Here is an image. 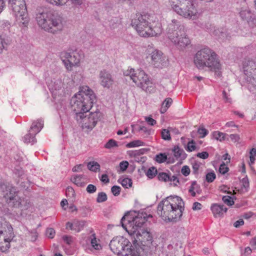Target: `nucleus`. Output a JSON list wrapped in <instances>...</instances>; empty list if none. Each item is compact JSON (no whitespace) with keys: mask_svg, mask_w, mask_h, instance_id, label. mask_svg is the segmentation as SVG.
<instances>
[{"mask_svg":"<svg viewBox=\"0 0 256 256\" xmlns=\"http://www.w3.org/2000/svg\"><path fill=\"white\" fill-rule=\"evenodd\" d=\"M250 244L253 249L256 250V236L251 240Z\"/></svg>","mask_w":256,"mask_h":256,"instance_id":"64","label":"nucleus"},{"mask_svg":"<svg viewBox=\"0 0 256 256\" xmlns=\"http://www.w3.org/2000/svg\"><path fill=\"white\" fill-rule=\"evenodd\" d=\"M168 36L169 39L179 49H183L190 43L182 26L176 20H173L168 26Z\"/></svg>","mask_w":256,"mask_h":256,"instance_id":"6","label":"nucleus"},{"mask_svg":"<svg viewBox=\"0 0 256 256\" xmlns=\"http://www.w3.org/2000/svg\"><path fill=\"white\" fill-rule=\"evenodd\" d=\"M212 135L215 139L220 140V141L224 140L226 138V136H228V134H224L218 131L214 132Z\"/></svg>","mask_w":256,"mask_h":256,"instance_id":"34","label":"nucleus"},{"mask_svg":"<svg viewBox=\"0 0 256 256\" xmlns=\"http://www.w3.org/2000/svg\"><path fill=\"white\" fill-rule=\"evenodd\" d=\"M145 120L150 126H154L156 123V120L150 116L145 117Z\"/></svg>","mask_w":256,"mask_h":256,"instance_id":"56","label":"nucleus"},{"mask_svg":"<svg viewBox=\"0 0 256 256\" xmlns=\"http://www.w3.org/2000/svg\"><path fill=\"white\" fill-rule=\"evenodd\" d=\"M168 181L173 182L174 186L177 185V183H179V180L177 176L174 175L172 176H170V178Z\"/></svg>","mask_w":256,"mask_h":256,"instance_id":"58","label":"nucleus"},{"mask_svg":"<svg viewBox=\"0 0 256 256\" xmlns=\"http://www.w3.org/2000/svg\"><path fill=\"white\" fill-rule=\"evenodd\" d=\"M222 200L224 204L228 206H232L234 204V202L232 199V198L230 196H223Z\"/></svg>","mask_w":256,"mask_h":256,"instance_id":"43","label":"nucleus"},{"mask_svg":"<svg viewBox=\"0 0 256 256\" xmlns=\"http://www.w3.org/2000/svg\"><path fill=\"white\" fill-rule=\"evenodd\" d=\"M144 142L140 140H136L130 142L126 144V146L128 148H133L138 146H143Z\"/></svg>","mask_w":256,"mask_h":256,"instance_id":"36","label":"nucleus"},{"mask_svg":"<svg viewBox=\"0 0 256 256\" xmlns=\"http://www.w3.org/2000/svg\"><path fill=\"white\" fill-rule=\"evenodd\" d=\"M192 208L194 210H200L202 208V204L198 202H195L193 204Z\"/></svg>","mask_w":256,"mask_h":256,"instance_id":"59","label":"nucleus"},{"mask_svg":"<svg viewBox=\"0 0 256 256\" xmlns=\"http://www.w3.org/2000/svg\"><path fill=\"white\" fill-rule=\"evenodd\" d=\"M8 4L12 10L16 23L20 26H26L29 22L24 0H8Z\"/></svg>","mask_w":256,"mask_h":256,"instance_id":"7","label":"nucleus"},{"mask_svg":"<svg viewBox=\"0 0 256 256\" xmlns=\"http://www.w3.org/2000/svg\"><path fill=\"white\" fill-rule=\"evenodd\" d=\"M150 17L148 14L137 13L132 18L131 24L140 36H154L162 32L160 28H152Z\"/></svg>","mask_w":256,"mask_h":256,"instance_id":"4","label":"nucleus"},{"mask_svg":"<svg viewBox=\"0 0 256 256\" xmlns=\"http://www.w3.org/2000/svg\"><path fill=\"white\" fill-rule=\"evenodd\" d=\"M182 173L184 176H188L190 173V169L188 166H184L181 170Z\"/></svg>","mask_w":256,"mask_h":256,"instance_id":"53","label":"nucleus"},{"mask_svg":"<svg viewBox=\"0 0 256 256\" xmlns=\"http://www.w3.org/2000/svg\"><path fill=\"white\" fill-rule=\"evenodd\" d=\"M152 64L156 68H161L164 66V58L161 51L155 50L151 54Z\"/></svg>","mask_w":256,"mask_h":256,"instance_id":"19","label":"nucleus"},{"mask_svg":"<svg viewBox=\"0 0 256 256\" xmlns=\"http://www.w3.org/2000/svg\"><path fill=\"white\" fill-rule=\"evenodd\" d=\"M208 153L206 152H202L198 153L196 156L202 159H206L208 157Z\"/></svg>","mask_w":256,"mask_h":256,"instance_id":"54","label":"nucleus"},{"mask_svg":"<svg viewBox=\"0 0 256 256\" xmlns=\"http://www.w3.org/2000/svg\"><path fill=\"white\" fill-rule=\"evenodd\" d=\"M84 224V222L75 220L72 222H68L66 224V228L79 232L82 229Z\"/></svg>","mask_w":256,"mask_h":256,"instance_id":"20","label":"nucleus"},{"mask_svg":"<svg viewBox=\"0 0 256 256\" xmlns=\"http://www.w3.org/2000/svg\"><path fill=\"white\" fill-rule=\"evenodd\" d=\"M169 3L172 6L173 10L176 12V8H179L180 5V4L182 3V2H184L185 0H168Z\"/></svg>","mask_w":256,"mask_h":256,"instance_id":"35","label":"nucleus"},{"mask_svg":"<svg viewBox=\"0 0 256 256\" xmlns=\"http://www.w3.org/2000/svg\"><path fill=\"white\" fill-rule=\"evenodd\" d=\"M228 168L226 166V164L223 162L220 166L219 172L220 174H224L228 172Z\"/></svg>","mask_w":256,"mask_h":256,"instance_id":"46","label":"nucleus"},{"mask_svg":"<svg viewBox=\"0 0 256 256\" xmlns=\"http://www.w3.org/2000/svg\"><path fill=\"white\" fill-rule=\"evenodd\" d=\"M14 237L13 228L0 217V251L6 252L10 248V242Z\"/></svg>","mask_w":256,"mask_h":256,"instance_id":"8","label":"nucleus"},{"mask_svg":"<svg viewBox=\"0 0 256 256\" xmlns=\"http://www.w3.org/2000/svg\"><path fill=\"white\" fill-rule=\"evenodd\" d=\"M101 84L104 87L109 88L112 84V80L110 74L106 70L100 72Z\"/></svg>","mask_w":256,"mask_h":256,"instance_id":"22","label":"nucleus"},{"mask_svg":"<svg viewBox=\"0 0 256 256\" xmlns=\"http://www.w3.org/2000/svg\"><path fill=\"white\" fill-rule=\"evenodd\" d=\"M128 166V162L127 161L124 160L120 162L119 164V166L120 170L122 172L126 170Z\"/></svg>","mask_w":256,"mask_h":256,"instance_id":"50","label":"nucleus"},{"mask_svg":"<svg viewBox=\"0 0 256 256\" xmlns=\"http://www.w3.org/2000/svg\"><path fill=\"white\" fill-rule=\"evenodd\" d=\"M100 115V113L98 112H91L88 116H86L85 114L79 113L75 118L83 129L92 130L99 120Z\"/></svg>","mask_w":256,"mask_h":256,"instance_id":"13","label":"nucleus"},{"mask_svg":"<svg viewBox=\"0 0 256 256\" xmlns=\"http://www.w3.org/2000/svg\"><path fill=\"white\" fill-rule=\"evenodd\" d=\"M136 214V212H130L126 214L121 219V223L122 227L128 232V228L130 229L131 233L134 235L136 232L141 228V226L145 222V218L142 216H133L132 213Z\"/></svg>","mask_w":256,"mask_h":256,"instance_id":"10","label":"nucleus"},{"mask_svg":"<svg viewBox=\"0 0 256 256\" xmlns=\"http://www.w3.org/2000/svg\"><path fill=\"white\" fill-rule=\"evenodd\" d=\"M107 200V196L104 192H99L96 198V202L98 203L102 202Z\"/></svg>","mask_w":256,"mask_h":256,"instance_id":"39","label":"nucleus"},{"mask_svg":"<svg viewBox=\"0 0 256 256\" xmlns=\"http://www.w3.org/2000/svg\"><path fill=\"white\" fill-rule=\"evenodd\" d=\"M172 102V100L170 98H166L164 102H163L162 104V106L160 108V111L162 114L164 113L166 110L170 106Z\"/></svg>","mask_w":256,"mask_h":256,"instance_id":"29","label":"nucleus"},{"mask_svg":"<svg viewBox=\"0 0 256 256\" xmlns=\"http://www.w3.org/2000/svg\"><path fill=\"white\" fill-rule=\"evenodd\" d=\"M66 195L68 198L75 200L76 194L74 188L71 186H68L66 190Z\"/></svg>","mask_w":256,"mask_h":256,"instance_id":"32","label":"nucleus"},{"mask_svg":"<svg viewBox=\"0 0 256 256\" xmlns=\"http://www.w3.org/2000/svg\"><path fill=\"white\" fill-rule=\"evenodd\" d=\"M63 240L68 244H71L73 242V238L72 236H62Z\"/></svg>","mask_w":256,"mask_h":256,"instance_id":"51","label":"nucleus"},{"mask_svg":"<svg viewBox=\"0 0 256 256\" xmlns=\"http://www.w3.org/2000/svg\"><path fill=\"white\" fill-rule=\"evenodd\" d=\"M194 62L197 68L203 70L205 68L214 70L218 76L221 75V66L216 53L210 48L206 47L198 50L196 54Z\"/></svg>","mask_w":256,"mask_h":256,"instance_id":"3","label":"nucleus"},{"mask_svg":"<svg viewBox=\"0 0 256 256\" xmlns=\"http://www.w3.org/2000/svg\"><path fill=\"white\" fill-rule=\"evenodd\" d=\"M90 244L96 250H100L102 249V246L100 243V240L96 238V234H92L90 237Z\"/></svg>","mask_w":256,"mask_h":256,"instance_id":"26","label":"nucleus"},{"mask_svg":"<svg viewBox=\"0 0 256 256\" xmlns=\"http://www.w3.org/2000/svg\"><path fill=\"white\" fill-rule=\"evenodd\" d=\"M128 154L130 157L134 158H138V156H140L138 150L130 151Z\"/></svg>","mask_w":256,"mask_h":256,"instance_id":"55","label":"nucleus"},{"mask_svg":"<svg viewBox=\"0 0 256 256\" xmlns=\"http://www.w3.org/2000/svg\"><path fill=\"white\" fill-rule=\"evenodd\" d=\"M38 25L50 32L54 33L62 28V20L59 16L47 9H42L36 14Z\"/></svg>","mask_w":256,"mask_h":256,"instance_id":"5","label":"nucleus"},{"mask_svg":"<svg viewBox=\"0 0 256 256\" xmlns=\"http://www.w3.org/2000/svg\"><path fill=\"white\" fill-rule=\"evenodd\" d=\"M32 132H30L29 130L28 134H26L23 138V140L24 143L29 144L31 143L32 144H34L36 142V135Z\"/></svg>","mask_w":256,"mask_h":256,"instance_id":"27","label":"nucleus"},{"mask_svg":"<svg viewBox=\"0 0 256 256\" xmlns=\"http://www.w3.org/2000/svg\"><path fill=\"white\" fill-rule=\"evenodd\" d=\"M211 210L214 217H220L224 212L227 211V208L222 204H213L211 206Z\"/></svg>","mask_w":256,"mask_h":256,"instance_id":"21","label":"nucleus"},{"mask_svg":"<svg viewBox=\"0 0 256 256\" xmlns=\"http://www.w3.org/2000/svg\"><path fill=\"white\" fill-rule=\"evenodd\" d=\"M46 235L49 238H52L55 236V230L52 228H47L46 230Z\"/></svg>","mask_w":256,"mask_h":256,"instance_id":"48","label":"nucleus"},{"mask_svg":"<svg viewBox=\"0 0 256 256\" xmlns=\"http://www.w3.org/2000/svg\"><path fill=\"white\" fill-rule=\"evenodd\" d=\"M155 160L158 163H162L166 161H167L168 163H174V162L173 158H171L170 157L168 158L164 153L156 154L155 157Z\"/></svg>","mask_w":256,"mask_h":256,"instance_id":"24","label":"nucleus"},{"mask_svg":"<svg viewBox=\"0 0 256 256\" xmlns=\"http://www.w3.org/2000/svg\"><path fill=\"white\" fill-rule=\"evenodd\" d=\"M136 237L132 240V245L131 246L135 249V252L140 254L142 248L139 246L140 242L143 246H150L152 242V236L150 232L140 228L136 233Z\"/></svg>","mask_w":256,"mask_h":256,"instance_id":"12","label":"nucleus"},{"mask_svg":"<svg viewBox=\"0 0 256 256\" xmlns=\"http://www.w3.org/2000/svg\"><path fill=\"white\" fill-rule=\"evenodd\" d=\"M118 182L123 187L127 188H130L132 184V180L128 178H120L118 179Z\"/></svg>","mask_w":256,"mask_h":256,"instance_id":"28","label":"nucleus"},{"mask_svg":"<svg viewBox=\"0 0 256 256\" xmlns=\"http://www.w3.org/2000/svg\"><path fill=\"white\" fill-rule=\"evenodd\" d=\"M86 190L88 193L92 194L96 192V188L95 186L92 184H90L87 186Z\"/></svg>","mask_w":256,"mask_h":256,"instance_id":"49","label":"nucleus"},{"mask_svg":"<svg viewBox=\"0 0 256 256\" xmlns=\"http://www.w3.org/2000/svg\"><path fill=\"white\" fill-rule=\"evenodd\" d=\"M6 198L8 199L10 205L16 208H22V209H27L30 205V202H25L26 204H23L24 200L20 198L16 194V190L14 188H9V192L6 193Z\"/></svg>","mask_w":256,"mask_h":256,"instance_id":"17","label":"nucleus"},{"mask_svg":"<svg viewBox=\"0 0 256 256\" xmlns=\"http://www.w3.org/2000/svg\"><path fill=\"white\" fill-rule=\"evenodd\" d=\"M128 240L123 236L113 238V252L118 256H142L135 252V249L130 246Z\"/></svg>","mask_w":256,"mask_h":256,"instance_id":"9","label":"nucleus"},{"mask_svg":"<svg viewBox=\"0 0 256 256\" xmlns=\"http://www.w3.org/2000/svg\"><path fill=\"white\" fill-rule=\"evenodd\" d=\"M228 136H229L231 140L234 142H238L240 140V137L238 134H232L230 135L228 134Z\"/></svg>","mask_w":256,"mask_h":256,"instance_id":"52","label":"nucleus"},{"mask_svg":"<svg viewBox=\"0 0 256 256\" xmlns=\"http://www.w3.org/2000/svg\"><path fill=\"white\" fill-rule=\"evenodd\" d=\"M132 81L138 86L147 92H152L154 90V84L144 70H136L135 76L132 77Z\"/></svg>","mask_w":256,"mask_h":256,"instance_id":"14","label":"nucleus"},{"mask_svg":"<svg viewBox=\"0 0 256 256\" xmlns=\"http://www.w3.org/2000/svg\"><path fill=\"white\" fill-rule=\"evenodd\" d=\"M136 71L133 68L128 69L124 72V74L125 76H130L131 80H132V77H134Z\"/></svg>","mask_w":256,"mask_h":256,"instance_id":"44","label":"nucleus"},{"mask_svg":"<svg viewBox=\"0 0 256 256\" xmlns=\"http://www.w3.org/2000/svg\"><path fill=\"white\" fill-rule=\"evenodd\" d=\"M243 70L246 82L256 87V60H246L243 62Z\"/></svg>","mask_w":256,"mask_h":256,"instance_id":"16","label":"nucleus"},{"mask_svg":"<svg viewBox=\"0 0 256 256\" xmlns=\"http://www.w3.org/2000/svg\"><path fill=\"white\" fill-rule=\"evenodd\" d=\"M121 190L120 187L117 186H113V195L116 196L120 194Z\"/></svg>","mask_w":256,"mask_h":256,"instance_id":"57","label":"nucleus"},{"mask_svg":"<svg viewBox=\"0 0 256 256\" xmlns=\"http://www.w3.org/2000/svg\"><path fill=\"white\" fill-rule=\"evenodd\" d=\"M156 174H158V170L154 166L149 168L146 172V176L150 178H152Z\"/></svg>","mask_w":256,"mask_h":256,"instance_id":"33","label":"nucleus"},{"mask_svg":"<svg viewBox=\"0 0 256 256\" xmlns=\"http://www.w3.org/2000/svg\"><path fill=\"white\" fill-rule=\"evenodd\" d=\"M8 44V40L2 38L0 36V54L2 52L3 50L7 48Z\"/></svg>","mask_w":256,"mask_h":256,"instance_id":"38","label":"nucleus"},{"mask_svg":"<svg viewBox=\"0 0 256 256\" xmlns=\"http://www.w3.org/2000/svg\"><path fill=\"white\" fill-rule=\"evenodd\" d=\"M44 126V121L41 119H38L32 122L30 128V132H32L35 134L38 133Z\"/></svg>","mask_w":256,"mask_h":256,"instance_id":"23","label":"nucleus"},{"mask_svg":"<svg viewBox=\"0 0 256 256\" xmlns=\"http://www.w3.org/2000/svg\"><path fill=\"white\" fill-rule=\"evenodd\" d=\"M158 178L160 180L167 182L170 178V175L166 172H160L158 174Z\"/></svg>","mask_w":256,"mask_h":256,"instance_id":"40","label":"nucleus"},{"mask_svg":"<svg viewBox=\"0 0 256 256\" xmlns=\"http://www.w3.org/2000/svg\"><path fill=\"white\" fill-rule=\"evenodd\" d=\"M179 8L176 7V12L180 16L188 18H195L197 10L193 0H185L182 2Z\"/></svg>","mask_w":256,"mask_h":256,"instance_id":"15","label":"nucleus"},{"mask_svg":"<svg viewBox=\"0 0 256 256\" xmlns=\"http://www.w3.org/2000/svg\"><path fill=\"white\" fill-rule=\"evenodd\" d=\"M60 56L68 72L72 71L74 67L80 66L82 54L76 50L62 52Z\"/></svg>","mask_w":256,"mask_h":256,"instance_id":"11","label":"nucleus"},{"mask_svg":"<svg viewBox=\"0 0 256 256\" xmlns=\"http://www.w3.org/2000/svg\"><path fill=\"white\" fill-rule=\"evenodd\" d=\"M239 14L242 20L246 21L250 27L256 26V18L248 7L242 8Z\"/></svg>","mask_w":256,"mask_h":256,"instance_id":"18","label":"nucleus"},{"mask_svg":"<svg viewBox=\"0 0 256 256\" xmlns=\"http://www.w3.org/2000/svg\"><path fill=\"white\" fill-rule=\"evenodd\" d=\"M244 221L242 219H240L237 221H236L234 224V226L235 227V228H239L240 226H242L244 225Z\"/></svg>","mask_w":256,"mask_h":256,"instance_id":"60","label":"nucleus"},{"mask_svg":"<svg viewBox=\"0 0 256 256\" xmlns=\"http://www.w3.org/2000/svg\"><path fill=\"white\" fill-rule=\"evenodd\" d=\"M0 26L2 28H6L7 29H9L10 26V23L8 21H2Z\"/></svg>","mask_w":256,"mask_h":256,"instance_id":"63","label":"nucleus"},{"mask_svg":"<svg viewBox=\"0 0 256 256\" xmlns=\"http://www.w3.org/2000/svg\"><path fill=\"white\" fill-rule=\"evenodd\" d=\"M242 183L244 188H248L249 186V182L247 176L243 178L242 180Z\"/></svg>","mask_w":256,"mask_h":256,"instance_id":"61","label":"nucleus"},{"mask_svg":"<svg viewBox=\"0 0 256 256\" xmlns=\"http://www.w3.org/2000/svg\"><path fill=\"white\" fill-rule=\"evenodd\" d=\"M72 182L78 186H84L86 185L85 178L82 175H74L71 178Z\"/></svg>","mask_w":256,"mask_h":256,"instance_id":"25","label":"nucleus"},{"mask_svg":"<svg viewBox=\"0 0 256 256\" xmlns=\"http://www.w3.org/2000/svg\"><path fill=\"white\" fill-rule=\"evenodd\" d=\"M96 96L92 90L86 86H80L78 92L70 100L71 107L76 116L79 113L88 112L92 108Z\"/></svg>","mask_w":256,"mask_h":256,"instance_id":"2","label":"nucleus"},{"mask_svg":"<svg viewBox=\"0 0 256 256\" xmlns=\"http://www.w3.org/2000/svg\"><path fill=\"white\" fill-rule=\"evenodd\" d=\"M88 168L91 171L96 172L100 170V165L97 162H90L88 164Z\"/></svg>","mask_w":256,"mask_h":256,"instance_id":"30","label":"nucleus"},{"mask_svg":"<svg viewBox=\"0 0 256 256\" xmlns=\"http://www.w3.org/2000/svg\"><path fill=\"white\" fill-rule=\"evenodd\" d=\"M222 96L225 100V102L230 103L232 102L231 98H228V96H227L226 92L224 90L222 92Z\"/></svg>","mask_w":256,"mask_h":256,"instance_id":"62","label":"nucleus"},{"mask_svg":"<svg viewBox=\"0 0 256 256\" xmlns=\"http://www.w3.org/2000/svg\"><path fill=\"white\" fill-rule=\"evenodd\" d=\"M184 202L178 196H170L160 202L157 207L158 215L165 221L176 222L182 215Z\"/></svg>","mask_w":256,"mask_h":256,"instance_id":"1","label":"nucleus"},{"mask_svg":"<svg viewBox=\"0 0 256 256\" xmlns=\"http://www.w3.org/2000/svg\"><path fill=\"white\" fill-rule=\"evenodd\" d=\"M162 138L163 140H170L171 136L170 135V131L167 129H162L161 132Z\"/></svg>","mask_w":256,"mask_h":256,"instance_id":"37","label":"nucleus"},{"mask_svg":"<svg viewBox=\"0 0 256 256\" xmlns=\"http://www.w3.org/2000/svg\"><path fill=\"white\" fill-rule=\"evenodd\" d=\"M50 4L56 6H62L65 4L67 0H46Z\"/></svg>","mask_w":256,"mask_h":256,"instance_id":"42","label":"nucleus"},{"mask_svg":"<svg viewBox=\"0 0 256 256\" xmlns=\"http://www.w3.org/2000/svg\"><path fill=\"white\" fill-rule=\"evenodd\" d=\"M174 154V156L176 158H178L180 157H182V155H186L184 150L180 148L178 146H175L172 150Z\"/></svg>","mask_w":256,"mask_h":256,"instance_id":"31","label":"nucleus"},{"mask_svg":"<svg viewBox=\"0 0 256 256\" xmlns=\"http://www.w3.org/2000/svg\"><path fill=\"white\" fill-rule=\"evenodd\" d=\"M216 178V175L214 172H208L206 176V180L208 182H212Z\"/></svg>","mask_w":256,"mask_h":256,"instance_id":"41","label":"nucleus"},{"mask_svg":"<svg viewBox=\"0 0 256 256\" xmlns=\"http://www.w3.org/2000/svg\"><path fill=\"white\" fill-rule=\"evenodd\" d=\"M195 142L194 140H192L188 143L187 148L186 150L188 152H192L196 150V146L195 145Z\"/></svg>","mask_w":256,"mask_h":256,"instance_id":"45","label":"nucleus"},{"mask_svg":"<svg viewBox=\"0 0 256 256\" xmlns=\"http://www.w3.org/2000/svg\"><path fill=\"white\" fill-rule=\"evenodd\" d=\"M198 132L200 134V138L205 137L208 134V131L204 128H200L198 130Z\"/></svg>","mask_w":256,"mask_h":256,"instance_id":"47","label":"nucleus"}]
</instances>
